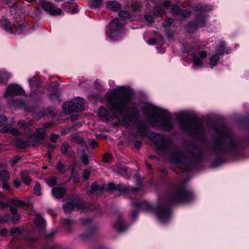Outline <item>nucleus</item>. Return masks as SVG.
I'll return each instance as SVG.
<instances>
[{
	"label": "nucleus",
	"instance_id": "nucleus-1",
	"mask_svg": "<svg viewBox=\"0 0 249 249\" xmlns=\"http://www.w3.org/2000/svg\"><path fill=\"white\" fill-rule=\"evenodd\" d=\"M106 96L110 109L120 115L124 111L130 101V97L123 87L114 89L111 92L107 94Z\"/></svg>",
	"mask_w": 249,
	"mask_h": 249
},
{
	"label": "nucleus",
	"instance_id": "nucleus-2",
	"mask_svg": "<svg viewBox=\"0 0 249 249\" xmlns=\"http://www.w3.org/2000/svg\"><path fill=\"white\" fill-rule=\"evenodd\" d=\"M144 113L148 116L149 123L154 126H160L164 129L169 130L173 126L168 118L161 120L160 116L164 113L162 108L150 104H147L144 107Z\"/></svg>",
	"mask_w": 249,
	"mask_h": 249
},
{
	"label": "nucleus",
	"instance_id": "nucleus-3",
	"mask_svg": "<svg viewBox=\"0 0 249 249\" xmlns=\"http://www.w3.org/2000/svg\"><path fill=\"white\" fill-rule=\"evenodd\" d=\"M179 126L183 130L192 134H199L202 131L199 122L196 121L191 123L185 112L179 113L178 116Z\"/></svg>",
	"mask_w": 249,
	"mask_h": 249
},
{
	"label": "nucleus",
	"instance_id": "nucleus-4",
	"mask_svg": "<svg viewBox=\"0 0 249 249\" xmlns=\"http://www.w3.org/2000/svg\"><path fill=\"white\" fill-rule=\"evenodd\" d=\"M84 100L81 98H76L71 102L65 104L63 112L65 114H69L72 112H79L84 110Z\"/></svg>",
	"mask_w": 249,
	"mask_h": 249
},
{
	"label": "nucleus",
	"instance_id": "nucleus-5",
	"mask_svg": "<svg viewBox=\"0 0 249 249\" xmlns=\"http://www.w3.org/2000/svg\"><path fill=\"white\" fill-rule=\"evenodd\" d=\"M123 26L118 19H113L106 31L107 36L111 39H116L120 35Z\"/></svg>",
	"mask_w": 249,
	"mask_h": 249
},
{
	"label": "nucleus",
	"instance_id": "nucleus-6",
	"mask_svg": "<svg viewBox=\"0 0 249 249\" xmlns=\"http://www.w3.org/2000/svg\"><path fill=\"white\" fill-rule=\"evenodd\" d=\"M39 4L46 12L52 16H57L62 15V11L51 3L46 1L39 0Z\"/></svg>",
	"mask_w": 249,
	"mask_h": 249
},
{
	"label": "nucleus",
	"instance_id": "nucleus-7",
	"mask_svg": "<svg viewBox=\"0 0 249 249\" xmlns=\"http://www.w3.org/2000/svg\"><path fill=\"white\" fill-rule=\"evenodd\" d=\"M193 198L191 193L182 191L176 192L172 196L171 200L174 202L185 203L189 202Z\"/></svg>",
	"mask_w": 249,
	"mask_h": 249
},
{
	"label": "nucleus",
	"instance_id": "nucleus-8",
	"mask_svg": "<svg viewBox=\"0 0 249 249\" xmlns=\"http://www.w3.org/2000/svg\"><path fill=\"white\" fill-rule=\"evenodd\" d=\"M207 55L206 51L196 52L192 54V61L194 65L193 68L197 69L200 68L203 65L202 59L206 57Z\"/></svg>",
	"mask_w": 249,
	"mask_h": 249
},
{
	"label": "nucleus",
	"instance_id": "nucleus-9",
	"mask_svg": "<svg viewBox=\"0 0 249 249\" xmlns=\"http://www.w3.org/2000/svg\"><path fill=\"white\" fill-rule=\"evenodd\" d=\"M155 213L158 218L163 223L170 219V211L169 209L158 207L155 209Z\"/></svg>",
	"mask_w": 249,
	"mask_h": 249
},
{
	"label": "nucleus",
	"instance_id": "nucleus-10",
	"mask_svg": "<svg viewBox=\"0 0 249 249\" xmlns=\"http://www.w3.org/2000/svg\"><path fill=\"white\" fill-rule=\"evenodd\" d=\"M23 93V89L19 86L16 84H10L7 88L4 96L7 98Z\"/></svg>",
	"mask_w": 249,
	"mask_h": 249
},
{
	"label": "nucleus",
	"instance_id": "nucleus-11",
	"mask_svg": "<svg viewBox=\"0 0 249 249\" xmlns=\"http://www.w3.org/2000/svg\"><path fill=\"white\" fill-rule=\"evenodd\" d=\"M148 137L157 147L162 148L166 145L165 139L161 134L150 133Z\"/></svg>",
	"mask_w": 249,
	"mask_h": 249
},
{
	"label": "nucleus",
	"instance_id": "nucleus-12",
	"mask_svg": "<svg viewBox=\"0 0 249 249\" xmlns=\"http://www.w3.org/2000/svg\"><path fill=\"white\" fill-rule=\"evenodd\" d=\"M212 10V7L208 5H202L199 4L196 6V11L197 12H200L202 14L205 11H210ZM205 22V18L203 15L200 14L197 17V24L198 26H202Z\"/></svg>",
	"mask_w": 249,
	"mask_h": 249
},
{
	"label": "nucleus",
	"instance_id": "nucleus-13",
	"mask_svg": "<svg viewBox=\"0 0 249 249\" xmlns=\"http://www.w3.org/2000/svg\"><path fill=\"white\" fill-rule=\"evenodd\" d=\"M27 206V203L24 200H19L17 198L13 199L10 202V209L11 213L13 214L17 213L18 210L15 207H25Z\"/></svg>",
	"mask_w": 249,
	"mask_h": 249
},
{
	"label": "nucleus",
	"instance_id": "nucleus-14",
	"mask_svg": "<svg viewBox=\"0 0 249 249\" xmlns=\"http://www.w3.org/2000/svg\"><path fill=\"white\" fill-rule=\"evenodd\" d=\"M98 114L100 117L106 121L109 120L111 119H113L114 117L117 116V114L115 112H113V114L112 115H109L107 109L104 107H101L99 108Z\"/></svg>",
	"mask_w": 249,
	"mask_h": 249
},
{
	"label": "nucleus",
	"instance_id": "nucleus-15",
	"mask_svg": "<svg viewBox=\"0 0 249 249\" xmlns=\"http://www.w3.org/2000/svg\"><path fill=\"white\" fill-rule=\"evenodd\" d=\"M53 196L56 198H61L64 196L66 190L62 187L53 188L52 191Z\"/></svg>",
	"mask_w": 249,
	"mask_h": 249
},
{
	"label": "nucleus",
	"instance_id": "nucleus-16",
	"mask_svg": "<svg viewBox=\"0 0 249 249\" xmlns=\"http://www.w3.org/2000/svg\"><path fill=\"white\" fill-rule=\"evenodd\" d=\"M107 6L108 9L116 12L121 9V4L116 1H108L107 2Z\"/></svg>",
	"mask_w": 249,
	"mask_h": 249
},
{
	"label": "nucleus",
	"instance_id": "nucleus-17",
	"mask_svg": "<svg viewBox=\"0 0 249 249\" xmlns=\"http://www.w3.org/2000/svg\"><path fill=\"white\" fill-rule=\"evenodd\" d=\"M35 223L36 227L39 230L43 229L45 226V221L39 214H36L35 217Z\"/></svg>",
	"mask_w": 249,
	"mask_h": 249
},
{
	"label": "nucleus",
	"instance_id": "nucleus-18",
	"mask_svg": "<svg viewBox=\"0 0 249 249\" xmlns=\"http://www.w3.org/2000/svg\"><path fill=\"white\" fill-rule=\"evenodd\" d=\"M11 74L4 70H0V84H6Z\"/></svg>",
	"mask_w": 249,
	"mask_h": 249
},
{
	"label": "nucleus",
	"instance_id": "nucleus-19",
	"mask_svg": "<svg viewBox=\"0 0 249 249\" xmlns=\"http://www.w3.org/2000/svg\"><path fill=\"white\" fill-rule=\"evenodd\" d=\"M115 227L119 231H123L127 228V227L125 226L124 220L121 217H119L115 225Z\"/></svg>",
	"mask_w": 249,
	"mask_h": 249
},
{
	"label": "nucleus",
	"instance_id": "nucleus-20",
	"mask_svg": "<svg viewBox=\"0 0 249 249\" xmlns=\"http://www.w3.org/2000/svg\"><path fill=\"white\" fill-rule=\"evenodd\" d=\"M1 26L7 32L9 33H12L14 32V28L10 21L7 19H5L2 21Z\"/></svg>",
	"mask_w": 249,
	"mask_h": 249
},
{
	"label": "nucleus",
	"instance_id": "nucleus-21",
	"mask_svg": "<svg viewBox=\"0 0 249 249\" xmlns=\"http://www.w3.org/2000/svg\"><path fill=\"white\" fill-rule=\"evenodd\" d=\"M21 178L23 182L26 185H29L32 181L29 175L28 172L27 171H23L20 173Z\"/></svg>",
	"mask_w": 249,
	"mask_h": 249
},
{
	"label": "nucleus",
	"instance_id": "nucleus-22",
	"mask_svg": "<svg viewBox=\"0 0 249 249\" xmlns=\"http://www.w3.org/2000/svg\"><path fill=\"white\" fill-rule=\"evenodd\" d=\"M132 204L135 208H138L140 209H144V208H149V205L148 203L145 201H135L132 202Z\"/></svg>",
	"mask_w": 249,
	"mask_h": 249
},
{
	"label": "nucleus",
	"instance_id": "nucleus-23",
	"mask_svg": "<svg viewBox=\"0 0 249 249\" xmlns=\"http://www.w3.org/2000/svg\"><path fill=\"white\" fill-rule=\"evenodd\" d=\"M45 131V130L44 128H39L36 130V142H39L42 139Z\"/></svg>",
	"mask_w": 249,
	"mask_h": 249
},
{
	"label": "nucleus",
	"instance_id": "nucleus-24",
	"mask_svg": "<svg viewBox=\"0 0 249 249\" xmlns=\"http://www.w3.org/2000/svg\"><path fill=\"white\" fill-rule=\"evenodd\" d=\"M74 207L75 204L74 202H68L63 206L64 211L66 213H69L71 212L74 209Z\"/></svg>",
	"mask_w": 249,
	"mask_h": 249
},
{
	"label": "nucleus",
	"instance_id": "nucleus-25",
	"mask_svg": "<svg viewBox=\"0 0 249 249\" xmlns=\"http://www.w3.org/2000/svg\"><path fill=\"white\" fill-rule=\"evenodd\" d=\"M10 178L9 173L5 170L0 171V179L3 182L7 181Z\"/></svg>",
	"mask_w": 249,
	"mask_h": 249
},
{
	"label": "nucleus",
	"instance_id": "nucleus-26",
	"mask_svg": "<svg viewBox=\"0 0 249 249\" xmlns=\"http://www.w3.org/2000/svg\"><path fill=\"white\" fill-rule=\"evenodd\" d=\"M70 146L68 143L65 142L62 144L61 150L62 154L67 155L68 156H71V154L69 152L68 150Z\"/></svg>",
	"mask_w": 249,
	"mask_h": 249
},
{
	"label": "nucleus",
	"instance_id": "nucleus-27",
	"mask_svg": "<svg viewBox=\"0 0 249 249\" xmlns=\"http://www.w3.org/2000/svg\"><path fill=\"white\" fill-rule=\"evenodd\" d=\"M119 16L124 19H130L131 18V14L127 11L121 10L118 13Z\"/></svg>",
	"mask_w": 249,
	"mask_h": 249
},
{
	"label": "nucleus",
	"instance_id": "nucleus-28",
	"mask_svg": "<svg viewBox=\"0 0 249 249\" xmlns=\"http://www.w3.org/2000/svg\"><path fill=\"white\" fill-rule=\"evenodd\" d=\"M117 190L121 193H126L129 192L127 187L124 184H119L117 185Z\"/></svg>",
	"mask_w": 249,
	"mask_h": 249
},
{
	"label": "nucleus",
	"instance_id": "nucleus-29",
	"mask_svg": "<svg viewBox=\"0 0 249 249\" xmlns=\"http://www.w3.org/2000/svg\"><path fill=\"white\" fill-rule=\"evenodd\" d=\"M89 3L91 7L97 8L101 6L102 0H90Z\"/></svg>",
	"mask_w": 249,
	"mask_h": 249
},
{
	"label": "nucleus",
	"instance_id": "nucleus-30",
	"mask_svg": "<svg viewBox=\"0 0 249 249\" xmlns=\"http://www.w3.org/2000/svg\"><path fill=\"white\" fill-rule=\"evenodd\" d=\"M34 191L35 194L37 196L41 195V187L40 183L39 182H36L35 184V186L34 188Z\"/></svg>",
	"mask_w": 249,
	"mask_h": 249
},
{
	"label": "nucleus",
	"instance_id": "nucleus-31",
	"mask_svg": "<svg viewBox=\"0 0 249 249\" xmlns=\"http://www.w3.org/2000/svg\"><path fill=\"white\" fill-rule=\"evenodd\" d=\"M225 42L224 41H221L216 49V52L220 54H223L224 53Z\"/></svg>",
	"mask_w": 249,
	"mask_h": 249
},
{
	"label": "nucleus",
	"instance_id": "nucleus-32",
	"mask_svg": "<svg viewBox=\"0 0 249 249\" xmlns=\"http://www.w3.org/2000/svg\"><path fill=\"white\" fill-rule=\"evenodd\" d=\"M219 57L217 55H213L210 59V65L212 66H214L216 65L219 61Z\"/></svg>",
	"mask_w": 249,
	"mask_h": 249
},
{
	"label": "nucleus",
	"instance_id": "nucleus-33",
	"mask_svg": "<svg viewBox=\"0 0 249 249\" xmlns=\"http://www.w3.org/2000/svg\"><path fill=\"white\" fill-rule=\"evenodd\" d=\"M57 178L55 177H51L46 179V182L50 186H53L56 184Z\"/></svg>",
	"mask_w": 249,
	"mask_h": 249
},
{
	"label": "nucleus",
	"instance_id": "nucleus-34",
	"mask_svg": "<svg viewBox=\"0 0 249 249\" xmlns=\"http://www.w3.org/2000/svg\"><path fill=\"white\" fill-rule=\"evenodd\" d=\"M142 4L138 2H135L132 5V10L134 12H138L141 10Z\"/></svg>",
	"mask_w": 249,
	"mask_h": 249
},
{
	"label": "nucleus",
	"instance_id": "nucleus-35",
	"mask_svg": "<svg viewBox=\"0 0 249 249\" xmlns=\"http://www.w3.org/2000/svg\"><path fill=\"white\" fill-rule=\"evenodd\" d=\"M153 13L156 16H159L161 14H165L164 9L161 7H155L153 9Z\"/></svg>",
	"mask_w": 249,
	"mask_h": 249
},
{
	"label": "nucleus",
	"instance_id": "nucleus-36",
	"mask_svg": "<svg viewBox=\"0 0 249 249\" xmlns=\"http://www.w3.org/2000/svg\"><path fill=\"white\" fill-rule=\"evenodd\" d=\"M56 169L61 173H64L65 172V165L60 161L58 162L56 165Z\"/></svg>",
	"mask_w": 249,
	"mask_h": 249
},
{
	"label": "nucleus",
	"instance_id": "nucleus-37",
	"mask_svg": "<svg viewBox=\"0 0 249 249\" xmlns=\"http://www.w3.org/2000/svg\"><path fill=\"white\" fill-rule=\"evenodd\" d=\"M90 174H91V171H90V169L86 170L83 172V178L85 179H87L89 178Z\"/></svg>",
	"mask_w": 249,
	"mask_h": 249
},
{
	"label": "nucleus",
	"instance_id": "nucleus-38",
	"mask_svg": "<svg viewBox=\"0 0 249 249\" xmlns=\"http://www.w3.org/2000/svg\"><path fill=\"white\" fill-rule=\"evenodd\" d=\"M82 161L85 165H87L89 163V159L88 156L86 154L82 155L81 157Z\"/></svg>",
	"mask_w": 249,
	"mask_h": 249
},
{
	"label": "nucleus",
	"instance_id": "nucleus-39",
	"mask_svg": "<svg viewBox=\"0 0 249 249\" xmlns=\"http://www.w3.org/2000/svg\"><path fill=\"white\" fill-rule=\"evenodd\" d=\"M111 155L108 154H106L103 158V160L105 162H109L111 160Z\"/></svg>",
	"mask_w": 249,
	"mask_h": 249
},
{
	"label": "nucleus",
	"instance_id": "nucleus-40",
	"mask_svg": "<svg viewBox=\"0 0 249 249\" xmlns=\"http://www.w3.org/2000/svg\"><path fill=\"white\" fill-rule=\"evenodd\" d=\"M172 10L174 14H178L181 11V9L177 5L173 6L172 8Z\"/></svg>",
	"mask_w": 249,
	"mask_h": 249
},
{
	"label": "nucleus",
	"instance_id": "nucleus-41",
	"mask_svg": "<svg viewBox=\"0 0 249 249\" xmlns=\"http://www.w3.org/2000/svg\"><path fill=\"white\" fill-rule=\"evenodd\" d=\"M107 189L109 191L117 190V186H116L113 182H110L108 184Z\"/></svg>",
	"mask_w": 249,
	"mask_h": 249
},
{
	"label": "nucleus",
	"instance_id": "nucleus-42",
	"mask_svg": "<svg viewBox=\"0 0 249 249\" xmlns=\"http://www.w3.org/2000/svg\"><path fill=\"white\" fill-rule=\"evenodd\" d=\"M7 118L4 116H0V126L4 125L7 121Z\"/></svg>",
	"mask_w": 249,
	"mask_h": 249
},
{
	"label": "nucleus",
	"instance_id": "nucleus-43",
	"mask_svg": "<svg viewBox=\"0 0 249 249\" xmlns=\"http://www.w3.org/2000/svg\"><path fill=\"white\" fill-rule=\"evenodd\" d=\"M20 218V216L17 214V213L15 214H13V216L11 218V221L14 223H16L18 219Z\"/></svg>",
	"mask_w": 249,
	"mask_h": 249
},
{
	"label": "nucleus",
	"instance_id": "nucleus-44",
	"mask_svg": "<svg viewBox=\"0 0 249 249\" xmlns=\"http://www.w3.org/2000/svg\"><path fill=\"white\" fill-rule=\"evenodd\" d=\"M144 18L149 23H152L154 21L153 17L150 15H146Z\"/></svg>",
	"mask_w": 249,
	"mask_h": 249
},
{
	"label": "nucleus",
	"instance_id": "nucleus-45",
	"mask_svg": "<svg viewBox=\"0 0 249 249\" xmlns=\"http://www.w3.org/2000/svg\"><path fill=\"white\" fill-rule=\"evenodd\" d=\"M91 189L93 191H96L99 189V185L97 182H94L91 186Z\"/></svg>",
	"mask_w": 249,
	"mask_h": 249
},
{
	"label": "nucleus",
	"instance_id": "nucleus-46",
	"mask_svg": "<svg viewBox=\"0 0 249 249\" xmlns=\"http://www.w3.org/2000/svg\"><path fill=\"white\" fill-rule=\"evenodd\" d=\"M62 222L65 225L69 226L72 223V221L69 218H66L62 221Z\"/></svg>",
	"mask_w": 249,
	"mask_h": 249
},
{
	"label": "nucleus",
	"instance_id": "nucleus-47",
	"mask_svg": "<svg viewBox=\"0 0 249 249\" xmlns=\"http://www.w3.org/2000/svg\"><path fill=\"white\" fill-rule=\"evenodd\" d=\"M9 218H10V217L8 215H4L3 216H0V221L6 222L9 220Z\"/></svg>",
	"mask_w": 249,
	"mask_h": 249
},
{
	"label": "nucleus",
	"instance_id": "nucleus-48",
	"mask_svg": "<svg viewBox=\"0 0 249 249\" xmlns=\"http://www.w3.org/2000/svg\"><path fill=\"white\" fill-rule=\"evenodd\" d=\"M47 148L49 151H53L55 148V146L53 144H48L47 145Z\"/></svg>",
	"mask_w": 249,
	"mask_h": 249
},
{
	"label": "nucleus",
	"instance_id": "nucleus-49",
	"mask_svg": "<svg viewBox=\"0 0 249 249\" xmlns=\"http://www.w3.org/2000/svg\"><path fill=\"white\" fill-rule=\"evenodd\" d=\"M174 21V19L172 18H169L165 22V26H168L171 24Z\"/></svg>",
	"mask_w": 249,
	"mask_h": 249
},
{
	"label": "nucleus",
	"instance_id": "nucleus-50",
	"mask_svg": "<svg viewBox=\"0 0 249 249\" xmlns=\"http://www.w3.org/2000/svg\"><path fill=\"white\" fill-rule=\"evenodd\" d=\"M10 133L14 134V135H18V131L17 129L16 128H13L10 130Z\"/></svg>",
	"mask_w": 249,
	"mask_h": 249
},
{
	"label": "nucleus",
	"instance_id": "nucleus-51",
	"mask_svg": "<svg viewBox=\"0 0 249 249\" xmlns=\"http://www.w3.org/2000/svg\"><path fill=\"white\" fill-rule=\"evenodd\" d=\"M190 12L187 10H184L182 12V15L185 17H187L190 16Z\"/></svg>",
	"mask_w": 249,
	"mask_h": 249
},
{
	"label": "nucleus",
	"instance_id": "nucleus-52",
	"mask_svg": "<svg viewBox=\"0 0 249 249\" xmlns=\"http://www.w3.org/2000/svg\"><path fill=\"white\" fill-rule=\"evenodd\" d=\"M58 138V136L57 135L53 134L52 135L51 139L53 142H55L57 140Z\"/></svg>",
	"mask_w": 249,
	"mask_h": 249
},
{
	"label": "nucleus",
	"instance_id": "nucleus-53",
	"mask_svg": "<svg viewBox=\"0 0 249 249\" xmlns=\"http://www.w3.org/2000/svg\"><path fill=\"white\" fill-rule=\"evenodd\" d=\"M29 85L31 87H34L35 85H36V82L33 79H29Z\"/></svg>",
	"mask_w": 249,
	"mask_h": 249
},
{
	"label": "nucleus",
	"instance_id": "nucleus-54",
	"mask_svg": "<svg viewBox=\"0 0 249 249\" xmlns=\"http://www.w3.org/2000/svg\"><path fill=\"white\" fill-rule=\"evenodd\" d=\"M7 232H8L7 230L4 229L0 231V234L1 236H5L7 234Z\"/></svg>",
	"mask_w": 249,
	"mask_h": 249
},
{
	"label": "nucleus",
	"instance_id": "nucleus-55",
	"mask_svg": "<svg viewBox=\"0 0 249 249\" xmlns=\"http://www.w3.org/2000/svg\"><path fill=\"white\" fill-rule=\"evenodd\" d=\"M146 128L145 127L143 128V130H142L141 127H139V131L140 133L142 134V136L143 137L145 135V133L146 132Z\"/></svg>",
	"mask_w": 249,
	"mask_h": 249
},
{
	"label": "nucleus",
	"instance_id": "nucleus-56",
	"mask_svg": "<svg viewBox=\"0 0 249 249\" xmlns=\"http://www.w3.org/2000/svg\"><path fill=\"white\" fill-rule=\"evenodd\" d=\"M19 160V158H16L14 159H13L11 161L12 166H14L17 163V162Z\"/></svg>",
	"mask_w": 249,
	"mask_h": 249
},
{
	"label": "nucleus",
	"instance_id": "nucleus-57",
	"mask_svg": "<svg viewBox=\"0 0 249 249\" xmlns=\"http://www.w3.org/2000/svg\"><path fill=\"white\" fill-rule=\"evenodd\" d=\"M2 188L4 190H8L10 188V186L8 183L4 182L2 185Z\"/></svg>",
	"mask_w": 249,
	"mask_h": 249
},
{
	"label": "nucleus",
	"instance_id": "nucleus-58",
	"mask_svg": "<svg viewBox=\"0 0 249 249\" xmlns=\"http://www.w3.org/2000/svg\"><path fill=\"white\" fill-rule=\"evenodd\" d=\"M14 184L16 187L18 188L20 186L21 183L19 180H15L14 181Z\"/></svg>",
	"mask_w": 249,
	"mask_h": 249
},
{
	"label": "nucleus",
	"instance_id": "nucleus-59",
	"mask_svg": "<svg viewBox=\"0 0 249 249\" xmlns=\"http://www.w3.org/2000/svg\"><path fill=\"white\" fill-rule=\"evenodd\" d=\"M19 230L18 228H13L11 230V233H19Z\"/></svg>",
	"mask_w": 249,
	"mask_h": 249
},
{
	"label": "nucleus",
	"instance_id": "nucleus-60",
	"mask_svg": "<svg viewBox=\"0 0 249 249\" xmlns=\"http://www.w3.org/2000/svg\"><path fill=\"white\" fill-rule=\"evenodd\" d=\"M148 43L150 45H154V44H155L156 40L154 39L151 38L148 40Z\"/></svg>",
	"mask_w": 249,
	"mask_h": 249
},
{
	"label": "nucleus",
	"instance_id": "nucleus-61",
	"mask_svg": "<svg viewBox=\"0 0 249 249\" xmlns=\"http://www.w3.org/2000/svg\"><path fill=\"white\" fill-rule=\"evenodd\" d=\"M170 5V3L169 1H165L163 3V6L164 8H166L169 7Z\"/></svg>",
	"mask_w": 249,
	"mask_h": 249
},
{
	"label": "nucleus",
	"instance_id": "nucleus-62",
	"mask_svg": "<svg viewBox=\"0 0 249 249\" xmlns=\"http://www.w3.org/2000/svg\"><path fill=\"white\" fill-rule=\"evenodd\" d=\"M58 98L57 95L56 94H51L50 95V98L51 100H53L55 98Z\"/></svg>",
	"mask_w": 249,
	"mask_h": 249
},
{
	"label": "nucleus",
	"instance_id": "nucleus-63",
	"mask_svg": "<svg viewBox=\"0 0 249 249\" xmlns=\"http://www.w3.org/2000/svg\"><path fill=\"white\" fill-rule=\"evenodd\" d=\"M0 131H1L2 133H6V132H8V129L7 127H6L2 128L0 130Z\"/></svg>",
	"mask_w": 249,
	"mask_h": 249
},
{
	"label": "nucleus",
	"instance_id": "nucleus-64",
	"mask_svg": "<svg viewBox=\"0 0 249 249\" xmlns=\"http://www.w3.org/2000/svg\"><path fill=\"white\" fill-rule=\"evenodd\" d=\"M140 145H141V143L140 142H138V141H137L135 143V147L138 149L140 148Z\"/></svg>",
	"mask_w": 249,
	"mask_h": 249
}]
</instances>
